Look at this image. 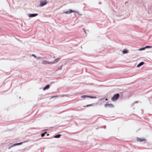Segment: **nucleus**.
<instances>
[{"instance_id": "9b49d317", "label": "nucleus", "mask_w": 152, "mask_h": 152, "mask_svg": "<svg viewBox=\"0 0 152 152\" xmlns=\"http://www.w3.org/2000/svg\"><path fill=\"white\" fill-rule=\"evenodd\" d=\"M49 87L50 85H47L43 88V90L44 91H45L46 89H48L49 88Z\"/></svg>"}, {"instance_id": "f03ea898", "label": "nucleus", "mask_w": 152, "mask_h": 152, "mask_svg": "<svg viewBox=\"0 0 152 152\" xmlns=\"http://www.w3.org/2000/svg\"><path fill=\"white\" fill-rule=\"evenodd\" d=\"M119 95L118 94H116L114 95V96L111 98V100L113 101H115L119 97Z\"/></svg>"}, {"instance_id": "6e6552de", "label": "nucleus", "mask_w": 152, "mask_h": 152, "mask_svg": "<svg viewBox=\"0 0 152 152\" xmlns=\"http://www.w3.org/2000/svg\"><path fill=\"white\" fill-rule=\"evenodd\" d=\"M104 106L105 107H113V104H109L108 103H106L104 105Z\"/></svg>"}, {"instance_id": "aec40b11", "label": "nucleus", "mask_w": 152, "mask_h": 152, "mask_svg": "<svg viewBox=\"0 0 152 152\" xmlns=\"http://www.w3.org/2000/svg\"><path fill=\"white\" fill-rule=\"evenodd\" d=\"M31 56L34 57L35 58H36L37 56L34 54H32Z\"/></svg>"}, {"instance_id": "b1692460", "label": "nucleus", "mask_w": 152, "mask_h": 152, "mask_svg": "<svg viewBox=\"0 0 152 152\" xmlns=\"http://www.w3.org/2000/svg\"><path fill=\"white\" fill-rule=\"evenodd\" d=\"M91 104H89V105H86V106L87 107H88V106H91Z\"/></svg>"}, {"instance_id": "0eeeda50", "label": "nucleus", "mask_w": 152, "mask_h": 152, "mask_svg": "<svg viewBox=\"0 0 152 152\" xmlns=\"http://www.w3.org/2000/svg\"><path fill=\"white\" fill-rule=\"evenodd\" d=\"M38 15V14L37 13L29 14L28 15V17H34L37 16Z\"/></svg>"}, {"instance_id": "39448f33", "label": "nucleus", "mask_w": 152, "mask_h": 152, "mask_svg": "<svg viewBox=\"0 0 152 152\" xmlns=\"http://www.w3.org/2000/svg\"><path fill=\"white\" fill-rule=\"evenodd\" d=\"M137 141L139 142H142L144 141H145L146 140L144 138H137Z\"/></svg>"}, {"instance_id": "393cba45", "label": "nucleus", "mask_w": 152, "mask_h": 152, "mask_svg": "<svg viewBox=\"0 0 152 152\" xmlns=\"http://www.w3.org/2000/svg\"><path fill=\"white\" fill-rule=\"evenodd\" d=\"M105 100L106 101H107V99H106Z\"/></svg>"}, {"instance_id": "2eb2a0df", "label": "nucleus", "mask_w": 152, "mask_h": 152, "mask_svg": "<svg viewBox=\"0 0 152 152\" xmlns=\"http://www.w3.org/2000/svg\"><path fill=\"white\" fill-rule=\"evenodd\" d=\"M104 99H100L99 100V102H101V104H102L103 103V102H104Z\"/></svg>"}, {"instance_id": "dca6fc26", "label": "nucleus", "mask_w": 152, "mask_h": 152, "mask_svg": "<svg viewBox=\"0 0 152 152\" xmlns=\"http://www.w3.org/2000/svg\"><path fill=\"white\" fill-rule=\"evenodd\" d=\"M89 97V96L88 95H83L81 96V98H85L86 97Z\"/></svg>"}, {"instance_id": "1a4fd4ad", "label": "nucleus", "mask_w": 152, "mask_h": 152, "mask_svg": "<svg viewBox=\"0 0 152 152\" xmlns=\"http://www.w3.org/2000/svg\"><path fill=\"white\" fill-rule=\"evenodd\" d=\"M22 143V142H20L14 144L10 146V147L9 148V149H10L11 147H13V146H15L17 145H20Z\"/></svg>"}, {"instance_id": "4468645a", "label": "nucleus", "mask_w": 152, "mask_h": 152, "mask_svg": "<svg viewBox=\"0 0 152 152\" xmlns=\"http://www.w3.org/2000/svg\"><path fill=\"white\" fill-rule=\"evenodd\" d=\"M61 136V134H58L56 135L54 137V138H59Z\"/></svg>"}, {"instance_id": "ddd939ff", "label": "nucleus", "mask_w": 152, "mask_h": 152, "mask_svg": "<svg viewBox=\"0 0 152 152\" xmlns=\"http://www.w3.org/2000/svg\"><path fill=\"white\" fill-rule=\"evenodd\" d=\"M44 58H46L45 57L41 58V57H39V56L37 57V58H36V59L37 60H40L41 59H44Z\"/></svg>"}, {"instance_id": "5701e85b", "label": "nucleus", "mask_w": 152, "mask_h": 152, "mask_svg": "<svg viewBox=\"0 0 152 152\" xmlns=\"http://www.w3.org/2000/svg\"><path fill=\"white\" fill-rule=\"evenodd\" d=\"M58 97V96H57V95H56V96H52L51 98H54V97Z\"/></svg>"}, {"instance_id": "20e7f679", "label": "nucleus", "mask_w": 152, "mask_h": 152, "mask_svg": "<svg viewBox=\"0 0 152 152\" xmlns=\"http://www.w3.org/2000/svg\"><path fill=\"white\" fill-rule=\"evenodd\" d=\"M75 11H73L71 9H69L68 11L64 12L66 14H70L72 12H74Z\"/></svg>"}, {"instance_id": "6ab92c4d", "label": "nucleus", "mask_w": 152, "mask_h": 152, "mask_svg": "<svg viewBox=\"0 0 152 152\" xmlns=\"http://www.w3.org/2000/svg\"><path fill=\"white\" fill-rule=\"evenodd\" d=\"M75 11V12H74L77 14L78 15H82L79 12H78V11Z\"/></svg>"}, {"instance_id": "423d86ee", "label": "nucleus", "mask_w": 152, "mask_h": 152, "mask_svg": "<svg viewBox=\"0 0 152 152\" xmlns=\"http://www.w3.org/2000/svg\"><path fill=\"white\" fill-rule=\"evenodd\" d=\"M60 60V58H59L55 59L53 61H51V64H53L57 62Z\"/></svg>"}, {"instance_id": "9d476101", "label": "nucleus", "mask_w": 152, "mask_h": 152, "mask_svg": "<svg viewBox=\"0 0 152 152\" xmlns=\"http://www.w3.org/2000/svg\"><path fill=\"white\" fill-rule=\"evenodd\" d=\"M144 62H140L139 64H138L137 65V67H139L140 66H141L142 65L144 64Z\"/></svg>"}, {"instance_id": "f8f14e48", "label": "nucleus", "mask_w": 152, "mask_h": 152, "mask_svg": "<svg viewBox=\"0 0 152 152\" xmlns=\"http://www.w3.org/2000/svg\"><path fill=\"white\" fill-rule=\"evenodd\" d=\"M129 52V51L128 50H123L122 51V53L123 54H125Z\"/></svg>"}, {"instance_id": "412c9836", "label": "nucleus", "mask_w": 152, "mask_h": 152, "mask_svg": "<svg viewBox=\"0 0 152 152\" xmlns=\"http://www.w3.org/2000/svg\"><path fill=\"white\" fill-rule=\"evenodd\" d=\"M145 49L146 48H151V47L150 46H147L145 47Z\"/></svg>"}, {"instance_id": "7ed1b4c3", "label": "nucleus", "mask_w": 152, "mask_h": 152, "mask_svg": "<svg viewBox=\"0 0 152 152\" xmlns=\"http://www.w3.org/2000/svg\"><path fill=\"white\" fill-rule=\"evenodd\" d=\"M42 64L45 65V64H51V61L50 62H49L48 61L45 60H43L42 61Z\"/></svg>"}, {"instance_id": "a211bd4d", "label": "nucleus", "mask_w": 152, "mask_h": 152, "mask_svg": "<svg viewBox=\"0 0 152 152\" xmlns=\"http://www.w3.org/2000/svg\"><path fill=\"white\" fill-rule=\"evenodd\" d=\"M145 49V47H144L141 48L139 49V51H141V50H144Z\"/></svg>"}, {"instance_id": "f257e3e1", "label": "nucleus", "mask_w": 152, "mask_h": 152, "mask_svg": "<svg viewBox=\"0 0 152 152\" xmlns=\"http://www.w3.org/2000/svg\"><path fill=\"white\" fill-rule=\"evenodd\" d=\"M47 3V1L46 0H45L43 1H41L39 3L40 6L42 7L46 5Z\"/></svg>"}, {"instance_id": "f3484780", "label": "nucleus", "mask_w": 152, "mask_h": 152, "mask_svg": "<svg viewBox=\"0 0 152 152\" xmlns=\"http://www.w3.org/2000/svg\"><path fill=\"white\" fill-rule=\"evenodd\" d=\"M88 97L91 99H96V96H89V97Z\"/></svg>"}, {"instance_id": "4be33fe9", "label": "nucleus", "mask_w": 152, "mask_h": 152, "mask_svg": "<svg viewBox=\"0 0 152 152\" xmlns=\"http://www.w3.org/2000/svg\"><path fill=\"white\" fill-rule=\"evenodd\" d=\"M45 133H42L41 134V135L42 137H43L45 136Z\"/></svg>"}]
</instances>
